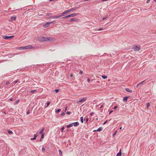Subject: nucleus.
Instances as JSON below:
<instances>
[{"mask_svg": "<svg viewBox=\"0 0 156 156\" xmlns=\"http://www.w3.org/2000/svg\"><path fill=\"white\" fill-rule=\"evenodd\" d=\"M50 102H49L48 101H47L46 104H47V105L46 106V107H48L49 105H50Z\"/></svg>", "mask_w": 156, "mask_h": 156, "instance_id": "nucleus-27", "label": "nucleus"}, {"mask_svg": "<svg viewBox=\"0 0 156 156\" xmlns=\"http://www.w3.org/2000/svg\"><path fill=\"white\" fill-rule=\"evenodd\" d=\"M59 154L61 156L62 154V152L60 150H59L58 151Z\"/></svg>", "mask_w": 156, "mask_h": 156, "instance_id": "nucleus-28", "label": "nucleus"}, {"mask_svg": "<svg viewBox=\"0 0 156 156\" xmlns=\"http://www.w3.org/2000/svg\"><path fill=\"white\" fill-rule=\"evenodd\" d=\"M69 10H68L63 12L61 14H62L61 15H60V16H61V17H62V16H65L66 14H67V13L69 12Z\"/></svg>", "mask_w": 156, "mask_h": 156, "instance_id": "nucleus-7", "label": "nucleus"}, {"mask_svg": "<svg viewBox=\"0 0 156 156\" xmlns=\"http://www.w3.org/2000/svg\"><path fill=\"white\" fill-rule=\"evenodd\" d=\"M102 129H103V128L102 127H100L97 130H94L93 131V132H96V131L100 132L102 130Z\"/></svg>", "mask_w": 156, "mask_h": 156, "instance_id": "nucleus-10", "label": "nucleus"}, {"mask_svg": "<svg viewBox=\"0 0 156 156\" xmlns=\"http://www.w3.org/2000/svg\"><path fill=\"white\" fill-rule=\"evenodd\" d=\"M150 1V0H147V3H148Z\"/></svg>", "mask_w": 156, "mask_h": 156, "instance_id": "nucleus-54", "label": "nucleus"}, {"mask_svg": "<svg viewBox=\"0 0 156 156\" xmlns=\"http://www.w3.org/2000/svg\"><path fill=\"white\" fill-rule=\"evenodd\" d=\"M84 120L85 121H86L87 123L88 121V119L87 118H85Z\"/></svg>", "mask_w": 156, "mask_h": 156, "instance_id": "nucleus-35", "label": "nucleus"}, {"mask_svg": "<svg viewBox=\"0 0 156 156\" xmlns=\"http://www.w3.org/2000/svg\"><path fill=\"white\" fill-rule=\"evenodd\" d=\"M59 89H55L54 90L56 93H57L59 91Z\"/></svg>", "mask_w": 156, "mask_h": 156, "instance_id": "nucleus-34", "label": "nucleus"}, {"mask_svg": "<svg viewBox=\"0 0 156 156\" xmlns=\"http://www.w3.org/2000/svg\"><path fill=\"white\" fill-rule=\"evenodd\" d=\"M87 99V98L86 97H83L82 99L78 101H77L76 103L77 104H79L82 102H84L86 101Z\"/></svg>", "mask_w": 156, "mask_h": 156, "instance_id": "nucleus-4", "label": "nucleus"}, {"mask_svg": "<svg viewBox=\"0 0 156 156\" xmlns=\"http://www.w3.org/2000/svg\"><path fill=\"white\" fill-rule=\"evenodd\" d=\"M103 28H100L98 29L97 30L98 31H100L103 30Z\"/></svg>", "mask_w": 156, "mask_h": 156, "instance_id": "nucleus-36", "label": "nucleus"}, {"mask_svg": "<svg viewBox=\"0 0 156 156\" xmlns=\"http://www.w3.org/2000/svg\"><path fill=\"white\" fill-rule=\"evenodd\" d=\"M20 100L19 99H18L15 102H14V105H16V104H18L19 102H20Z\"/></svg>", "mask_w": 156, "mask_h": 156, "instance_id": "nucleus-21", "label": "nucleus"}, {"mask_svg": "<svg viewBox=\"0 0 156 156\" xmlns=\"http://www.w3.org/2000/svg\"><path fill=\"white\" fill-rule=\"evenodd\" d=\"M103 107V105H101V107H100V108H102Z\"/></svg>", "mask_w": 156, "mask_h": 156, "instance_id": "nucleus-56", "label": "nucleus"}, {"mask_svg": "<svg viewBox=\"0 0 156 156\" xmlns=\"http://www.w3.org/2000/svg\"><path fill=\"white\" fill-rule=\"evenodd\" d=\"M9 101H12L13 100V99L12 98H10L9 99Z\"/></svg>", "mask_w": 156, "mask_h": 156, "instance_id": "nucleus-43", "label": "nucleus"}, {"mask_svg": "<svg viewBox=\"0 0 156 156\" xmlns=\"http://www.w3.org/2000/svg\"><path fill=\"white\" fill-rule=\"evenodd\" d=\"M37 133L35 134L34 135V137L33 138H31V140H35L36 139V137H37Z\"/></svg>", "mask_w": 156, "mask_h": 156, "instance_id": "nucleus-14", "label": "nucleus"}, {"mask_svg": "<svg viewBox=\"0 0 156 156\" xmlns=\"http://www.w3.org/2000/svg\"><path fill=\"white\" fill-rule=\"evenodd\" d=\"M69 17V16H68V15L67 16H65V17H63L62 18V19H66L68 18Z\"/></svg>", "mask_w": 156, "mask_h": 156, "instance_id": "nucleus-33", "label": "nucleus"}, {"mask_svg": "<svg viewBox=\"0 0 156 156\" xmlns=\"http://www.w3.org/2000/svg\"><path fill=\"white\" fill-rule=\"evenodd\" d=\"M107 16H107L106 17H104L103 19H102V20H105L107 17Z\"/></svg>", "mask_w": 156, "mask_h": 156, "instance_id": "nucleus-51", "label": "nucleus"}, {"mask_svg": "<svg viewBox=\"0 0 156 156\" xmlns=\"http://www.w3.org/2000/svg\"><path fill=\"white\" fill-rule=\"evenodd\" d=\"M67 110V107H66L65 109V111H66Z\"/></svg>", "mask_w": 156, "mask_h": 156, "instance_id": "nucleus-61", "label": "nucleus"}, {"mask_svg": "<svg viewBox=\"0 0 156 156\" xmlns=\"http://www.w3.org/2000/svg\"><path fill=\"white\" fill-rule=\"evenodd\" d=\"M155 108H156V107H155Z\"/></svg>", "mask_w": 156, "mask_h": 156, "instance_id": "nucleus-63", "label": "nucleus"}, {"mask_svg": "<svg viewBox=\"0 0 156 156\" xmlns=\"http://www.w3.org/2000/svg\"><path fill=\"white\" fill-rule=\"evenodd\" d=\"M102 77L104 79H106V78H107V76H103V75H102Z\"/></svg>", "mask_w": 156, "mask_h": 156, "instance_id": "nucleus-30", "label": "nucleus"}, {"mask_svg": "<svg viewBox=\"0 0 156 156\" xmlns=\"http://www.w3.org/2000/svg\"><path fill=\"white\" fill-rule=\"evenodd\" d=\"M113 111L112 110H111V111L110 112H109V114H111V113H112L113 112Z\"/></svg>", "mask_w": 156, "mask_h": 156, "instance_id": "nucleus-53", "label": "nucleus"}, {"mask_svg": "<svg viewBox=\"0 0 156 156\" xmlns=\"http://www.w3.org/2000/svg\"><path fill=\"white\" fill-rule=\"evenodd\" d=\"M65 114V113L64 112H62L61 114V116L64 115Z\"/></svg>", "mask_w": 156, "mask_h": 156, "instance_id": "nucleus-41", "label": "nucleus"}, {"mask_svg": "<svg viewBox=\"0 0 156 156\" xmlns=\"http://www.w3.org/2000/svg\"><path fill=\"white\" fill-rule=\"evenodd\" d=\"M146 80H144L143 81H142V82H140V83H139V84H140V85L142 84L143 83H144Z\"/></svg>", "mask_w": 156, "mask_h": 156, "instance_id": "nucleus-40", "label": "nucleus"}, {"mask_svg": "<svg viewBox=\"0 0 156 156\" xmlns=\"http://www.w3.org/2000/svg\"><path fill=\"white\" fill-rule=\"evenodd\" d=\"M24 49H31L32 48H33V47L31 45H28L26 46H25L23 47Z\"/></svg>", "mask_w": 156, "mask_h": 156, "instance_id": "nucleus-6", "label": "nucleus"}, {"mask_svg": "<svg viewBox=\"0 0 156 156\" xmlns=\"http://www.w3.org/2000/svg\"><path fill=\"white\" fill-rule=\"evenodd\" d=\"M30 111L29 110V111H27V115H28V114H30Z\"/></svg>", "mask_w": 156, "mask_h": 156, "instance_id": "nucleus-46", "label": "nucleus"}, {"mask_svg": "<svg viewBox=\"0 0 156 156\" xmlns=\"http://www.w3.org/2000/svg\"><path fill=\"white\" fill-rule=\"evenodd\" d=\"M125 90L127 92H128L130 93L132 92V91L131 90H130L128 88H126L125 89Z\"/></svg>", "mask_w": 156, "mask_h": 156, "instance_id": "nucleus-17", "label": "nucleus"}, {"mask_svg": "<svg viewBox=\"0 0 156 156\" xmlns=\"http://www.w3.org/2000/svg\"><path fill=\"white\" fill-rule=\"evenodd\" d=\"M55 22H56V21H53L51 22H50V23H55Z\"/></svg>", "mask_w": 156, "mask_h": 156, "instance_id": "nucleus-45", "label": "nucleus"}, {"mask_svg": "<svg viewBox=\"0 0 156 156\" xmlns=\"http://www.w3.org/2000/svg\"><path fill=\"white\" fill-rule=\"evenodd\" d=\"M14 37V36H7L5 35H4L2 36V37L4 39L6 40H10L13 38V37Z\"/></svg>", "mask_w": 156, "mask_h": 156, "instance_id": "nucleus-3", "label": "nucleus"}, {"mask_svg": "<svg viewBox=\"0 0 156 156\" xmlns=\"http://www.w3.org/2000/svg\"><path fill=\"white\" fill-rule=\"evenodd\" d=\"M80 121L81 123H83V117H81L80 118Z\"/></svg>", "mask_w": 156, "mask_h": 156, "instance_id": "nucleus-25", "label": "nucleus"}, {"mask_svg": "<svg viewBox=\"0 0 156 156\" xmlns=\"http://www.w3.org/2000/svg\"><path fill=\"white\" fill-rule=\"evenodd\" d=\"M42 139H41V138L40 139V141H42Z\"/></svg>", "mask_w": 156, "mask_h": 156, "instance_id": "nucleus-58", "label": "nucleus"}, {"mask_svg": "<svg viewBox=\"0 0 156 156\" xmlns=\"http://www.w3.org/2000/svg\"><path fill=\"white\" fill-rule=\"evenodd\" d=\"M128 97L127 96L124 97L123 98V101L124 102H126L127 101Z\"/></svg>", "mask_w": 156, "mask_h": 156, "instance_id": "nucleus-13", "label": "nucleus"}, {"mask_svg": "<svg viewBox=\"0 0 156 156\" xmlns=\"http://www.w3.org/2000/svg\"><path fill=\"white\" fill-rule=\"evenodd\" d=\"M118 107V106H115L114 107V109H115L117 108Z\"/></svg>", "mask_w": 156, "mask_h": 156, "instance_id": "nucleus-47", "label": "nucleus"}, {"mask_svg": "<svg viewBox=\"0 0 156 156\" xmlns=\"http://www.w3.org/2000/svg\"><path fill=\"white\" fill-rule=\"evenodd\" d=\"M140 85V84H138L137 85H136V87L137 88H138V87H139V85Z\"/></svg>", "mask_w": 156, "mask_h": 156, "instance_id": "nucleus-48", "label": "nucleus"}, {"mask_svg": "<svg viewBox=\"0 0 156 156\" xmlns=\"http://www.w3.org/2000/svg\"><path fill=\"white\" fill-rule=\"evenodd\" d=\"M83 73V71L82 70H80V73L82 74Z\"/></svg>", "mask_w": 156, "mask_h": 156, "instance_id": "nucleus-50", "label": "nucleus"}, {"mask_svg": "<svg viewBox=\"0 0 156 156\" xmlns=\"http://www.w3.org/2000/svg\"><path fill=\"white\" fill-rule=\"evenodd\" d=\"M150 106V104L149 103H148L147 104V108H148Z\"/></svg>", "mask_w": 156, "mask_h": 156, "instance_id": "nucleus-32", "label": "nucleus"}, {"mask_svg": "<svg viewBox=\"0 0 156 156\" xmlns=\"http://www.w3.org/2000/svg\"><path fill=\"white\" fill-rule=\"evenodd\" d=\"M122 155V152L121 149H120L119 152L117 154L116 156H121Z\"/></svg>", "mask_w": 156, "mask_h": 156, "instance_id": "nucleus-12", "label": "nucleus"}, {"mask_svg": "<svg viewBox=\"0 0 156 156\" xmlns=\"http://www.w3.org/2000/svg\"><path fill=\"white\" fill-rule=\"evenodd\" d=\"M122 129V127H120V128L119 129H120V130H121V129Z\"/></svg>", "mask_w": 156, "mask_h": 156, "instance_id": "nucleus-60", "label": "nucleus"}, {"mask_svg": "<svg viewBox=\"0 0 156 156\" xmlns=\"http://www.w3.org/2000/svg\"><path fill=\"white\" fill-rule=\"evenodd\" d=\"M9 81H7L6 82L5 84L6 85H7L9 84Z\"/></svg>", "mask_w": 156, "mask_h": 156, "instance_id": "nucleus-42", "label": "nucleus"}, {"mask_svg": "<svg viewBox=\"0 0 156 156\" xmlns=\"http://www.w3.org/2000/svg\"><path fill=\"white\" fill-rule=\"evenodd\" d=\"M19 81V80H16L14 81V82H12V83L13 84L15 85L16 83H17Z\"/></svg>", "mask_w": 156, "mask_h": 156, "instance_id": "nucleus-20", "label": "nucleus"}, {"mask_svg": "<svg viewBox=\"0 0 156 156\" xmlns=\"http://www.w3.org/2000/svg\"><path fill=\"white\" fill-rule=\"evenodd\" d=\"M140 48V45L137 46H134L132 48L134 50V51H139Z\"/></svg>", "mask_w": 156, "mask_h": 156, "instance_id": "nucleus-2", "label": "nucleus"}, {"mask_svg": "<svg viewBox=\"0 0 156 156\" xmlns=\"http://www.w3.org/2000/svg\"><path fill=\"white\" fill-rule=\"evenodd\" d=\"M73 73H71L70 74V76L72 77V78L70 79V80H74V79H75L74 77H73Z\"/></svg>", "mask_w": 156, "mask_h": 156, "instance_id": "nucleus-18", "label": "nucleus"}, {"mask_svg": "<svg viewBox=\"0 0 156 156\" xmlns=\"http://www.w3.org/2000/svg\"><path fill=\"white\" fill-rule=\"evenodd\" d=\"M42 151L43 152H45V148H44V147H42Z\"/></svg>", "mask_w": 156, "mask_h": 156, "instance_id": "nucleus-31", "label": "nucleus"}, {"mask_svg": "<svg viewBox=\"0 0 156 156\" xmlns=\"http://www.w3.org/2000/svg\"><path fill=\"white\" fill-rule=\"evenodd\" d=\"M4 113L5 114H6V112H4Z\"/></svg>", "mask_w": 156, "mask_h": 156, "instance_id": "nucleus-59", "label": "nucleus"}, {"mask_svg": "<svg viewBox=\"0 0 156 156\" xmlns=\"http://www.w3.org/2000/svg\"><path fill=\"white\" fill-rule=\"evenodd\" d=\"M73 126V124L72 123L69 124V125L67 126V128H69L71 127H72Z\"/></svg>", "mask_w": 156, "mask_h": 156, "instance_id": "nucleus-19", "label": "nucleus"}, {"mask_svg": "<svg viewBox=\"0 0 156 156\" xmlns=\"http://www.w3.org/2000/svg\"><path fill=\"white\" fill-rule=\"evenodd\" d=\"M64 127H62L61 129V132H62L63 130L64 129Z\"/></svg>", "mask_w": 156, "mask_h": 156, "instance_id": "nucleus-39", "label": "nucleus"}, {"mask_svg": "<svg viewBox=\"0 0 156 156\" xmlns=\"http://www.w3.org/2000/svg\"><path fill=\"white\" fill-rule=\"evenodd\" d=\"M78 20V19H77L76 18H71L70 20H68V22H70L72 21H77Z\"/></svg>", "mask_w": 156, "mask_h": 156, "instance_id": "nucleus-5", "label": "nucleus"}, {"mask_svg": "<svg viewBox=\"0 0 156 156\" xmlns=\"http://www.w3.org/2000/svg\"><path fill=\"white\" fill-rule=\"evenodd\" d=\"M51 14V13H47V16H49Z\"/></svg>", "mask_w": 156, "mask_h": 156, "instance_id": "nucleus-44", "label": "nucleus"}, {"mask_svg": "<svg viewBox=\"0 0 156 156\" xmlns=\"http://www.w3.org/2000/svg\"><path fill=\"white\" fill-rule=\"evenodd\" d=\"M93 114H94V113H93V112H91V113H90V115L91 116H92V115H93Z\"/></svg>", "mask_w": 156, "mask_h": 156, "instance_id": "nucleus-55", "label": "nucleus"}, {"mask_svg": "<svg viewBox=\"0 0 156 156\" xmlns=\"http://www.w3.org/2000/svg\"><path fill=\"white\" fill-rule=\"evenodd\" d=\"M37 92V90H31L30 92L33 93H34L35 92Z\"/></svg>", "mask_w": 156, "mask_h": 156, "instance_id": "nucleus-26", "label": "nucleus"}, {"mask_svg": "<svg viewBox=\"0 0 156 156\" xmlns=\"http://www.w3.org/2000/svg\"><path fill=\"white\" fill-rule=\"evenodd\" d=\"M78 14V13H73V14L69 15H68V16H69V17H73V16H77Z\"/></svg>", "mask_w": 156, "mask_h": 156, "instance_id": "nucleus-9", "label": "nucleus"}, {"mask_svg": "<svg viewBox=\"0 0 156 156\" xmlns=\"http://www.w3.org/2000/svg\"><path fill=\"white\" fill-rule=\"evenodd\" d=\"M154 1L156 2V0H154Z\"/></svg>", "mask_w": 156, "mask_h": 156, "instance_id": "nucleus-62", "label": "nucleus"}, {"mask_svg": "<svg viewBox=\"0 0 156 156\" xmlns=\"http://www.w3.org/2000/svg\"><path fill=\"white\" fill-rule=\"evenodd\" d=\"M73 126V125L74 126H77L79 125V123L78 122H73L72 123Z\"/></svg>", "mask_w": 156, "mask_h": 156, "instance_id": "nucleus-11", "label": "nucleus"}, {"mask_svg": "<svg viewBox=\"0 0 156 156\" xmlns=\"http://www.w3.org/2000/svg\"><path fill=\"white\" fill-rule=\"evenodd\" d=\"M76 8H77L76 7L71 8L69 9H68L69 10V12L73 10H75L76 9Z\"/></svg>", "mask_w": 156, "mask_h": 156, "instance_id": "nucleus-15", "label": "nucleus"}, {"mask_svg": "<svg viewBox=\"0 0 156 156\" xmlns=\"http://www.w3.org/2000/svg\"><path fill=\"white\" fill-rule=\"evenodd\" d=\"M116 133V132H115V133L113 134V136Z\"/></svg>", "mask_w": 156, "mask_h": 156, "instance_id": "nucleus-57", "label": "nucleus"}, {"mask_svg": "<svg viewBox=\"0 0 156 156\" xmlns=\"http://www.w3.org/2000/svg\"><path fill=\"white\" fill-rule=\"evenodd\" d=\"M61 110V109H58L55 111V112L56 113H58V112H60Z\"/></svg>", "mask_w": 156, "mask_h": 156, "instance_id": "nucleus-29", "label": "nucleus"}, {"mask_svg": "<svg viewBox=\"0 0 156 156\" xmlns=\"http://www.w3.org/2000/svg\"><path fill=\"white\" fill-rule=\"evenodd\" d=\"M44 134H41V139H43L44 138Z\"/></svg>", "mask_w": 156, "mask_h": 156, "instance_id": "nucleus-37", "label": "nucleus"}, {"mask_svg": "<svg viewBox=\"0 0 156 156\" xmlns=\"http://www.w3.org/2000/svg\"><path fill=\"white\" fill-rule=\"evenodd\" d=\"M71 112L69 111H68L66 112V114L67 115H70V114Z\"/></svg>", "mask_w": 156, "mask_h": 156, "instance_id": "nucleus-38", "label": "nucleus"}, {"mask_svg": "<svg viewBox=\"0 0 156 156\" xmlns=\"http://www.w3.org/2000/svg\"><path fill=\"white\" fill-rule=\"evenodd\" d=\"M8 133H9L11 135L13 133V132L12 131L10 130H8Z\"/></svg>", "mask_w": 156, "mask_h": 156, "instance_id": "nucleus-23", "label": "nucleus"}, {"mask_svg": "<svg viewBox=\"0 0 156 156\" xmlns=\"http://www.w3.org/2000/svg\"><path fill=\"white\" fill-rule=\"evenodd\" d=\"M60 17H61V16H60V15L57 16H51L49 17V18L50 19H56L59 18Z\"/></svg>", "mask_w": 156, "mask_h": 156, "instance_id": "nucleus-8", "label": "nucleus"}, {"mask_svg": "<svg viewBox=\"0 0 156 156\" xmlns=\"http://www.w3.org/2000/svg\"><path fill=\"white\" fill-rule=\"evenodd\" d=\"M107 120H106L105 122H104L103 123V125H105L107 122Z\"/></svg>", "mask_w": 156, "mask_h": 156, "instance_id": "nucleus-49", "label": "nucleus"}, {"mask_svg": "<svg viewBox=\"0 0 156 156\" xmlns=\"http://www.w3.org/2000/svg\"><path fill=\"white\" fill-rule=\"evenodd\" d=\"M50 23L47 22V23H46V24H45V26L46 27H48L49 26V24Z\"/></svg>", "mask_w": 156, "mask_h": 156, "instance_id": "nucleus-24", "label": "nucleus"}, {"mask_svg": "<svg viewBox=\"0 0 156 156\" xmlns=\"http://www.w3.org/2000/svg\"><path fill=\"white\" fill-rule=\"evenodd\" d=\"M44 129V128H43L39 132L40 134H44V133H43V132Z\"/></svg>", "mask_w": 156, "mask_h": 156, "instance_id": "nucleus-16", "label": "nucleus"}, {"mask_svg": "<svg viewBox=\"0 0 156 156\" xmlns=\"http://www.w3.org/2000/svg\"><path fill=\"white\" fill-rule=\"evenodd\" d=\"M55 40L54 38L50 37L40 36L37 38V40L40 42L53 41Z\"/></svg>", "mask_w": 156, "mask_h": 156, "instance_id": "nucleus-1", "label": "nucleus"}, {"mask_svg": "<svg viewBox=\"0 0 156 156\" xmlns=\"http://www.w3.org/2000/svg\"><path fill=\"white\" fill-rule=\"evenodd\" d=\"M90 81V79H88L87 80V81L88 83H89V82Z\"/></svg>", "mask_w": 156, "mask_h": 156, "instance_id": "nucleus-52", "label": "nucleus"}, {"mask_svg": "<svg viewBox=\"0 0 156 156\" xmlns=\"http://www.w3.org/2000/svg\"><path fill=\"white\" fill-rule=\"evenodd\" d=\"M11 19L12 20H15L16 19V16H12L11 17Z\"/></svg>", "mask_w": 156, "mask_h": 156, "instance_id": "nucleus-22", "label": "nucleus"}]
</instances>
